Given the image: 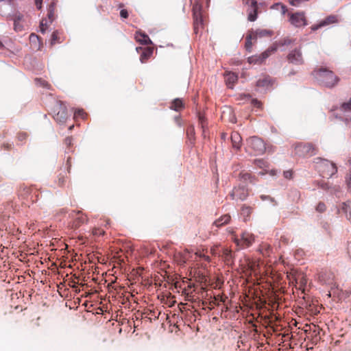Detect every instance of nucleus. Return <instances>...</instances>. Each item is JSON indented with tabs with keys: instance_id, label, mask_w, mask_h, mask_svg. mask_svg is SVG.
Wrapping results in <instances>:
<instances>
[{
	"instance_id": "1",
	"label": "nucleus",
	"mask_w": 351,
	"mask_h": 351,
	"mask_svg": "<svg viewBox=\"0 0 351 351\" xmlns=\"http://www.w3.org/2000/svg\"><path fill=\"white\" fill-rule=\"evenodd\" d=\"M313 75L319 83L326 87H333L339 82V77L330 70L321 66L313 72Z\"/></svg>"
},
{
	"instance_id": "2",
	"label": "nucleus",
	"mask_w": 351,
	"mask_h": 351,
	"mask_svg": "<svg viewBox=\"0 0 351 351\" xmlns=\"http://www.w3.org/2000/svg\"><path fill=\"white\" fill-rule=\"evenodd\" d=\"M295 40L289 37L283 38L269 47L266 51L263 52L258 56H252L249 58L250 62L261 63L266 60L272 53H274L277 49L282 46H289L294 43Z\"/></svg>"
},
{
	"instance_id": "3",
	"label": "nucleus",
	"mask_w": 351,
	"mask_h": 351,
	"mask_svg": "<svg viewBox=\"0 0 351 351\" xmlns=\"http://www.w3.org/2000/svg\"><path fill=\"white\" fill-rule=\"evenodd\" d=\"M265 149L264 141L257 136H252L247 140L246 150L252 155L263 154Z\"/></svg>"
},
{
	"instance_id": "4",
	"label": "nucleus",
	"mask_w": 351,
	"mask_h": 351,
	"mask_svg": "<svg viewBox=\"0 0 351 351\" xmlns=\"http://www.w3.org/2000/svg\"><path fill=\"white\" fill-rule=\"evenodd\" d=\"M319 160L318 170L324 178H330L337 172V167L332 161L321 158H317Z\"/></svg>"
},
{
	"instance_id": "5",
	"label": "nucleus",
	"mask_w": 351,
	"mask_h": 351,
	"mask_svg": "<svg viewBox=\"0 0 351 351\" xmlns=\"http://www.w3.org/2000/svg\"><path fill=\"white\" fill-rule=\"evenodd\" d=\"M317 149L311 143H298L294 147V154L299 157H310L317 154Z\"/></svg>"
},
{
	"instance_id": "6",
	"label": "nucleus",
	"mask_w": 351,
	"mask_h": 351,
	"mask_svg": "<svg viewBox=\"0 0 351 351\" xmlns=\"http://www.w3.org/2000/svg\"><path fill=\"white\" fill-rule=\"evenodd\" d=\"M53 118L59 123H64L68 118L67 109L62 101H56L53 108Z\"/></svg>"
},
{
	"instance_id": "7",
	"label": "nucleus",
	"mask_w": 351,
	"mask_h": 351,
	"mask_svg": "<svg viewBox=\"0 0 351 351\" xmlns=\"http://www.w3.org/2000/svg\"><path fill=\"white\" fill-rule=\"evenodd\" d=\"M287 60L289 64L294 65H302L304 63L302 47H296L289 51L287 56Z\"/></svg>"
},
{
	"instance_id": "8",
	"label": "nucleus",
	"mask_w": 351,
	"mask_h": 351,
	"mask_svg": "<svg viewBox=\"0 0 351 351\" xmlns=\"http://www.w3.org/2000/svg\"><path fill=\"white\" fill-rule=\"evenodd\" d=\"M289 21L295 27H300L307 25L306 19L303 12H288Z\"/></svg>"
},
{
	"instance_id": "9",
	"label": "nucleus",
	"mask_w": 351,
	"mask_h": 351,
	"mask_svg": "<svg viewBox=\"0 0 351 351\" xmlns=\"http://www.w3.org/2000/svg\"><path fill=\"white\" fill-rule=\"evenodd\" d=\"M243 4L247 5V19L250 21H255L258 16V3L256 0H243Z\"/></svg>"
},
{
	"instance_id": "10",
	"label": "nucleus",
	"mask_w": 351,
	"mask_h": 351,
	"mask_svg": "<svg viewBox=\"0 0 351 351\" xmlns=\"http://www.w3.org/2000/svg\"><path fill=\"white\" fill-rule=\"evenodd\" d=\"M233 240L237 245L242 248H246L250 247L254 242L255 238L252 233L244 232L242 233L241 239L234 237Z\"/></svg>"
},
{
	"instance_id": "11",
	"label": "nucleus",
	"mask_w": 351,
	"mask_h": 351,
	"mask_svg": "<svg viewBox=\"0 0 351 351\" xmlns=\"http://www.w3.org/2000/svg\"><path fill=\"white\" fill-rule=\"evenodd\" d=\"M249 195V190L247 188L243 186H239L234 187L231 193L230 197L232 199L243 201Z\"/></svg>"
},
{
	"instance_id": "12",
	"label": "nucleus",
	"mask_w": 351,
	"mask_h": 351,
	"mask_svg": "<svg viewBox=\"0 0 351 351\" xmlns=\"http://www.w3.org/2000/svg\"><path fill=\"white\" fill-rule=\"evenodd\" d=\"M339 19L337 15H330L324 19L320 21L317 24H315L311 27L312 31H316L318 29L338 23Z\"/></svg>"
},
{
	"instance_id": "13",
	"label": "nucleus",
	"mask_w": 351,
	"mask_h": 351,
	"mask_svg": "<svg viewBox=\"0 0 351 351\" xmlns=\"http://www.w3.org/2000/svg\"><path fill=\"white\" fill-rule=\"evenodd\" d=\"M72 216L75 217L72 223V228L75 229L78 228L80 226L88 221V217L81 211H73Z\"/></svg>"
},
{
	"instance_id": "14",
	"label": "nucleus",
	"mask_w": 351,
	"mask_h": 351,
	"mask_svg": "<svg viewBox=\"0 0 351 351\" xmlns=\"http://www.w3.org/2000/svg\"><path fill=\"white\" fill-rule=\"evenodd\" d=\"M238 179L243 183H250L254 184L256 182V178L250 173L242 171L239 173Z\"/></svg>"
},
{
	"instance_id": "15",
	"label": "nucleus",
	"mask_w": 351,
	"mask_h": 351,
	"mask_svg": "<svg viewBox=\"0 0 351 351\" xmlns=\"http://www.w3.org/2000/svg\"><path fill=\"white\" fill-rule=\"evenodd\" d=\"M136 51L138 52H140V51H142L140 56V60L142 63H144L152 56L154 48L152 47H147L144 48L136 47Z\"/></svg>"
},
{
	"instance_id": "16",
	"label": "nucleus",
	"mask_w": 351,
	"mask_h": 351,
	"mask_svg": "<svg viewBox=\"0 0 351 351\" xmlns=\"http://www.w3.org/2000/svg\"><path fill=\"white\" fill-rule=\"evenodd\" d=\"M294 282L299 285L298 289L302 291V293H304L305 287L307 283L306 276L302 273L295 274L294 276Z\"/></svg>"
},
{
	"instance_id": "17",
	"label": "nucleus",
	"mask_w": 351,
	"mask_h": 351,
	"mask_svg": "<svg viewBox=\"0 0 351 351\" xmlns=\"http://www.w3.org/2000/svg\"><path fill=\"white\" fill-rule=\"evenodd\" d=\"M23 16L21 13H16L13 16L14 28L16 32H21L23 29Z\"/></svg>"
},
{
	"instance_id": "18",
	"label": "nucleus",
	"mask_w": 351,
	"mask_h": 351,
	"mask_svg": "<svg viewBox=\"0 0 351 351\" xmlns=\"http://www.w3.org/2000/svg\"><path fill=\"white\" fill-rule=\"evenodd\" d=\"M134 38L136 40V42L142 45H149L152 43L149 37L146 34L141 31H137L135 33Z\"/></svg>"
},
{
	"instance_id": "19",
	"label": "nucleus",
	"mask_w": 351,
	"mask_h": 351,
	"mask_svg": "<svg viewBox=\"0 0 351 351\" xmlns=\"http://www.w3.org/2000/svg\"><path fill=\"white\" fill-rule=\"evenodd\" d=\"M219 256H221L222 259L227 265L231 264L232 263L233 255L230 249L228 247H223L222 249L221 254H219Z\"/></svg>"
},
{
	"instance_id": "20",
	"label": "nucleus",
	"mask_w": 351,
	"mask_h": 351,
	"mask_svg": "<svg viewBox=\"0 0 351 351\" xmlns=\"http://www.w3.org/2000/svg\"><path fill=\"white\" fill-rule=\"evenodd\" d=\"M230 138H231L232 147L234 148H235L236 149H239L241 147V141H242V138H241V136H240V134L237 132H233L231 134Z\"/></svg>"
},
{
	"instance_id": "21",
	"label": "nucleus",
	"mask_w": 351,
	"mask_h": 351,
	"mask_svg": "<svg viewBox=\"0 0 351 351\" xmlns=\"http://www.w3.org/2000/svg\"><path fill=\"white\" fill-rule=\"evenodd\" d=\"M237 80L238 76L234 73L228 72L225 75L226 83L230 88H232Z\"/></svg>"
},
{
	"instance_id": "22",
	"label": "nucleus",
	"mask_w": 351,
	"mask_h": 351,
	"mask_svg": "<svg viewBox=\"0 0 351 351\" xmlns=\"http://www.w3.org/2000/svg\"><path fill=\"white\" fill-rule=\"evenodd\" d=\"M271 84L272 82L269 76H263L256 82V86L261 88H268Z\"/></svg>"
},
{
	"instance_id": "23",
	"label": "nucleus",
	"mask_w": 351,
	"mask_h": 351,
	"mask_svg": "<svg viewBox=\"0 0 351 351\" xmlns=\"http://www.w3.org/2000/svg\"><path fill=\"white\" fill-rule=\"evenodd\" d=\"M185 104L182 99L180 98L175 99L171 103L170 108L175 111H180L184 108Z\"/></svg>"
},
{
	"instance_id": "24",
	"label": "nucleus",
	"mask_w": 351,
	"mask_h": 351,
	"mask_svg": "<svg viewBox=\"0 0 351 351\" xmlns=\"http://www.w3.org/2000/svg\"><path fill=\"white\" fill-rule=\"evenodd\" d=\"M193 25H194V32L195 34H198L200 29H202L204 27V20L203 16L202 15H199L197 17H193Z\"/></svg>"
},
{
	"instance_id": "25",
	"label": "nucleus",
	"mask_w": 351,
	"mask_h": 351,
	"mask_svg": "<svg viewBox=\"0 0 351 351\" xmlns=\"http://www.w3.org/2000/svg\"><path fill=\"white\" fill-rule=\"evenodd\" d=\"M231 219V217L230 215L226 214L224 215H222L220 218L215 220L214 222V225L218 228L221 227L230 222Z\"/></svg>"
},
{
	"instance_id": "26",
	"label": "nucleus",
	"mask_w": 351,
	"mask_h": 351,
	"mask_svg": "<svg viewBox=\"0 0 351 351\" xmlns=\"http://www.w3.org/2000/svg\"><path fill=\"white\" fill-rule=\"evenodd\" d=\"M11 9V5L7 0L0 1V15H5Z\"/></svg>"
},
{
	"instance_id": "27",
	"label": "nucleus",
	"mask_w": 351,
	"mask_h": 351,
	"mask_svg": "<svg viewBox=\"0 0 351 351\" xmlns=\"http://www.w3.org/2000/svg\"><path fill=\"white\" fill-rule=\"evenodd\" d=\"M252 210L253 208L251 206H247L245 204L242 206L241 209V214L243 217L245 221L249 219Z\"/></svg>"
},
{
	"instance_id": "28",
	"label": "nucleus",
	"mask_w": 351,
	"mask_h": 351,
	"mask_svg": "<svg viewBox=\"0 0 351 351\" xmlns=\"http://www.w3.org/2000/svg\"><path fill=\"white\" fill-rule=\"evenodd\" d=\"M251 32L254 34V38L256 39L257 37L271 36L272 34L271 31L261 29H256L255 32Z\"/></svg>"
},
{
	"instance_id": "29",
	"label": "nucleus",
	"mask_w": 351,
	"mask_h": 351,
	"mask_svg": "<svg viewBox=\"0 0 351 351\" xmlns=\"http://www.w3.org/2000/svg\"><path fill=\"white\" fill-rule=\"evenodd\" d=\"M67 173L65 170H61L58 175V184L59 186H63L67 180Z\"/></svg>"
},
{
	"instance_id": "30",
	"label": "nucleus",
	"mask_w": 351,
	"mask_h": 351,
	"mask_svg": "<svg viewBox=\"0 0 351 351\" xmlns=\"http://www.w3.org/2000/svg\"><path fill=\"white\" fill-rule=\"evenodd\" d=\"M202 4L199 2L198 0H195L193 5V17H197L199 15H202Z\"/></svg>"
},
{
	"instance_id": "31",
	"label": "nucleus",
	"mask_w": 351,
	"mask_h": 351,
	"mask_svg": "<svg viewBox=\"0 0 351 351\" xmlns=\"http://www.w3.org/2000/svg\"><path fill=\"white\" fill-rule=\"evenodd\" d=\"M61 32L58 30L54 31L51 34V45H54L56 43H60L62 42L61 37Z\"/></svg>"
},
{
	"instance_id": "32",
	"label": "nucleus",
	"mask_w": 351,
	"mask_h": 351,
	"mask_svg": "<svg viewBox=\"0 0 351 351\" xmlns=\"http://www.w3.org/2000/svg\"><path fill=\"white\" fill-rule=\"evenodd\" d=\"M349 169L345 177V182L348 191L351 192V158L348 160Z\"/></svg>"
},
{
	"instance_id": "33",
	"label": "nucleus",
	"mask_w": 351,
	"mask_h": 351,
	"mask_svg": "<svg viewBox=\"0 0 351 351\" xmlns=\"http://www.w3.org/2000/svg\"><path fill=\"white\" fill-rule=\"evenodd\" d=\"M252 40H256V38H254V34L250 31L249 32V34L247 35L246 38H245V46L246 50H247L248 51H251V49L252 47Z\"/></svg>"
},
{
	"instance_id": "34",
	"label": "nucleus",
	"mask_w": 351,
	"mask_h": 351,
	"mask_svg": "<svg viewBox=\"0 0 351 351\" xmlns=\"http://www.w3.org/2000/svg\"><path fill=\"white\" fill-rule=\"evenodd\" d=\"M186 135L191 144L195 142V128L193 125L189 126L186 130Z\"/></svg>"
},
{
	"instance_id": "35",
	"label": "nucleus",
	"mask_w": 351,
	"mask_h": 351,
	"mask_svg": "<svg viewBox=\"0 0 351 351\" xmlns=\"http://www.w3.org/2000/svg\"><path fill=\"white\" fill-rule=\"evenodd\" d=\"M339 212H342L345 214L347 219H350V207L346 203H342L341 206L339 210Z\"/></svg>"
},
{
	"instance_id": "36",
	"label": "nucleus",
	"mask_w": 351,
	"mask_h": 351,
	"mask_svg": "<svg viewBox=\"0 0 351 351\" xmlns=\"http://www.w3.org/2000/svg\"><path fill=\"white\" fill-rule=\"evenodd\" d=\"M36 84L38 86L46 88L49 89L50 88V84L45 80L40 79V78H36L35 79Z\"/></svg>"
},
{
	"instance_id": "37",
	"label": "nucleus",
	"mask_w": 351,
	"mask_h": 351,
	"mask_svg": "<svg viewBox=\"0 0 351 351\" xmlns=\"http://www.w3.org/2000/svg\"><path fill=\"white\" fill-rule=\"evenodd\" d=\"M51 23L47 19H43L40 24V31L44 34Z\"/></svg>"
},
{
	"instance_id": "38",
	"label": "nucleus",
	"mask_w": 351,
	"mask_h": 351,
	"mask_svg": "<svg viewBox=\"0 0 351 351\" xmlns=\"http://www.w3.org/2000/svg\"><path fill=\"white\" fill-rule=\"evenodd\" d=\"M74 117L75 118H81L82 119H85L87 117V114L83 109H78L75 110L74 113Z\"/></svg>"
},
{
	"instance_id": "39",
	"label": "nucleus",
	"mask_w": 351,
	"mask_h": 351,
	"mask_svg": "<svg viewBox=\"0 0 351 351\" xmlns=\"http://www.w3.org/2000/svg\"><path fill=\"white\" fill-rule=\"evenodd\" d=\"M199 123L201 125V127L203 130L202 131L203 136H204V137H206V130H205L206 119H205V117L200 114H199Z\"/></svg>"
},
{
	"instance_id": "40",
	"label": "nucleus",
	"mask_w": 351,
	"mask_h": 351,
	"mask_svg": "<svg viewBox=\"0 0 351 351\" xmlns=\"http://www.w3.org/2000/svg\"><path fill=\"white\" fill-rule=\"evenodd\" d=\"M254 164L261 169H265L267 167V162L262 159L255 160Z\"/></svg>"
},
{
	"instance_id": "41",
	"label": "nucleus",
	"mask_w": 351,
	"mask_h": 351,
	"mask_svg": "<svg viewBox=\"0 0 351 351\" xmlns=\"http://www.w3.org/2000/svg\"><path fill=\"white\" fill-rule=\"evenodd\" d=\"M315 210H316L317 212H319V213H324V212H325V211H326V204H325L324 202H319L317 204V206H316V208H315Z\"/></svg>"
},
{
	"instance_id": "42",
	"label": "nucleus",
	"mask_w": 351,
	"mask_h": 351,
	"mask_svg": "<svg viewBox=\"0 0 351 351\" xmlns=\"http://www.w3.org/2000/svg\"><path fill=\"white\" fill-rule=\"evenodd\" d=\"M28 136V134L25 132H21L17 134L16 138L19 141H25Z\"/></svg>"
},
{
	"instance_id": "43",
	"label": "nucleus",
	"mask_w": 351,
	"mask_h": 351,
	"mask_svg": "<svg viewBox=\"0 0 351 351\" xmlns=\"http://www.w3.org/2000/svg\"><path fill=\"white\" fill-rule=\"evenodd\" d=\"M341 108L345 110H351V99L347 103H343L341 106Z\"/></svg>"
},
{
	"instance_id": "44",
	"label": "nucleus",
	"mask_w": 351,
	"mask_h": 351,
	"mask_svg": "<svg viewBox=\"0 0 351 351\" xmlns=\"http://www.w3.org/2000/svg\"><path fill=\"white\" fill-rule=\"evenodd\" d=\"M276 6L280 8V12L282 14H285L287 12H288V10L285 5L277 3L276 4Z\"/></svg>"
},
{
	"instance_id": "45",
	"label": "nucleus",
	"mask_w": 351,
	"mask_h": 351,
	"mask_svg": "<svg viewBox=\"0 0 351 351\" xmlns=\"http://www.w3.org/2000/svg\"><path fill=\"white\" fill-rule=\"evenodd\" d=\"M252 104L256 108H262V103L256 99H253L252 100Z\"/></svg>"
},
{
	"instance_id": "46",
	"label": "nucleus",
	"mask_w": 351,
	"mask_h": 351,
	"mask_svg": "<svg viewBox=\"0 0 351 351\" xmlns=\"http://www.w3.org/2000/svg\"><path fill=\"white\" fill-rule=\"evenodd\" d=\"M283 175L285 178L291 179L293 178V171L292 170L285 171H284Z\"/></svg>"
},
{
	"instance_id": "47",
	"label": "nucleus",
	"mask_w": 351,
	"mask_h": 351,
	"mask_svg": "<svg viewBox=\"0 0 351 351\" xmlns=\"http://www.w3.org/2000/svg\"><path fill=\"white\" fill-rule=\"evenodd\" d=\"M299 274V273L295 271H291V272H290L289 274H287V278L289 280V281L293 282V281H294V276L295 274Z\"/></svg>"
},
{
	"instance_id": "48",
	"label": "nucleus",
	"mask_w": 351,
	"mask_h": 351,
	"mask_svg": "<svg viewBox=\"0 0 351 351\" xmlns=\"http://www.w3.org/2000/svg\"><path fill=\"white\" fill-rule=\"evenodd\" d=\"M196 255L199 256L201 258H203L207 262H210V257L208 256L205 255L204 254H203L201 252H196Z\"/></svg>"
},
{
	"instance_id": "49",
	"label": "nucleus",
	"mask_w": 351,
	"mask_h": 351,
	"mask_svg": "<svg viewBox=\"0 0 351 351\" xmlns=\"http://www.w3.org/2000/svg\"><path fill=\"white\" fill-rule=\"evenodd\" d=\"M47 15L49 17L48 20L49 21V23H52L54 17V11L53 10H48Z\"/></svg>"
},
{
	"instance_id": "50",
	"label": "nucleus",
	"mask_w": 351,
	"mask_h": 351,
	"mask_svg": "<svg viewBox=\"0 0 351 351\" xmlns=\"http://www.w3.org/2000/svg\"><path fill=\"white\" fill-rule=\"evenodd\" d=\"M120 16L123 19H127L128 17V16H129L128 10H125V9H122L120 11Z\"/></svg>"
},
{
	"instance_id": "51",
	"label": "nucleus",
	"mask_w": 351,
	"mask_h": 351,
	"mask_svg": "<svg viewBox=\"0 0 351 351\" xmlns=\"http://www.w3.org/2000/svg\"><path fill=\"white\" fill-rule=\"evenodd\" d=\"M73 139L71 137H66L64 140V143L67 147H69L72 145Z\"/></svg>"
},
{
	"instance_id": "52",
	"label": "nucleus",
	"mask_w": 351,
	"mask_h": 351,
	"mask_svg": "<svg viewBox=\"0 0 351 351\" xmlns=\"http://www.w3.org/2000/svg\"><path fill=\"white\" fill-rule=\"evenodd\" d=\"M210 252L214 256H219V252H218V247L217 246L212 247L210 249Z\"/></svg>"
},
{
	"instance_id": "53",
	"label": "nucleus",
	"mask_w": 351,
	"mask_h": 351,
	"mask_svg": "<svg viewBox=\"0 0 351 351\" xmlns=\"http://www.w3.org/2000/svg\"><path fill=\"white\" fill-rule=\"evenodd\" d=\"M93 232L94 234L99 236L104 234V231L101 229H95Z\"/></svg>"
},
{
	"instance_id": "54",
	"label": "nucleus",
	"mask_w": 351,
	"mask_h": 351,
	"mask_svg": "<svg viewBox=\"0 0 351 351\" xmlns=\"http://www.w3.org/2000/svg\"><path fill=\"white\" fill-rule=\"evenodd\" d=\"M2 147L5 149L9 150L12 147V145L10 143H3Z\"/></svg>"
},
{
	"instance_id": "55",
	"label": "nucleus",
	"mask_w": 351,
	"mask_h": 351,
	"mask_svg": "<svg viewBox=\"0 0 351 351\" xmlns=\"http://www.w3.org/2000/svg\"><path fill=\"white\" fill-rule=\"evenodd\" d=\"M43 0H35V4L38 10L42 7Z\"/></svg>"
},
{
	"instance_id": "56",
	"label": "nucleus",
	"mask_w": 351,
	"mask_h": 351,
	"mask_svg": "<svg viewBox=\"0 0 351 351\" xmlns=\"http://www.w3.org/2000/svg\"><path fill=\"white\" fill-rule=\"evenodd\" d=\"M56 4V3L54 1H53L49 5L48 10H53L54 11Z\"/></svg>"
},
{
	"instance_id": "57",
	"label": "nucleus",
	"mask_w": 351,
	"mask_h": 351,
	"mask_svg": "<svg viewBox=\"0 0 351 351\" xmlns=\"http://www.w3.org/2000/svg\"><path fill=\"white\" fill-rule=\"evenodd\" d=\"M66 164L68 165V167H67V172L69 173L70 172V169H71V158H69L67 159Z\"/></svg>"
},
{
	"instance_id": "58",
	"label": "nucleus",
	"mask_w": 351,
	"mask_h": 351,
	"mask_svg": "<svg viewBox=\"0 0 351 351\" xmlns=\"http://www.w3.org/2000/svg\"><path fill=\"white\" fill-rule=\"evenodd\" d=\"M24 191H25L26 193H28L29 192L32 193L34 191V189L30 188H25Z\"/></svg>"
},
{
	"instance_id": "59",
	"label": "nucleus",
	"mask_w": 351,
	"mask_h": 351,
	"mask_svg": "<svg viewBox=\"0 0 351 351\" xmlns=\"http://www.w3.org/2000/svg\"><path fill=\"white\" fill-rule=\"evenodd\" d=\"M265 247V250L267 251V254L269 252V250L271 249V247L268 245L264 244L261 246V247Z\"/></svg>"
},
{
	"instance_id": "60",
	"label": "nucleus",
	"mask_w": 351,
	"mask_h": 351,
	"mask_svg": "<svg viewBox=\"0 0 351 351\" xmlns=\"http://www.w3.org/2000/svg\"><path fill=\"white\" fill-rule=\"evenodd\" d=\"M261 198L262 200H265V199H270V197L269 196H266V195H261Z\"/></svg>"
},
{
	"instance_id": "61",
	"label": "nucleus",
	"mask_w": 351,
	"mask_h": 351,
	"mask_svg": "<svg viewBox=\"0 0 351 351\" xmlns=\"http://www.w3.org/2000/svg\"><path fill=\"white\" fill-rule=\"evenodd\" d=\"M176 122L178 123V124L179 125H180V117H176Z\"/></svg>"
},
{
	"instance_id": "62",
	"label": "nucleus",
	"mask_w": 351,
	"mask_h": 351,
	"mask_svg": "<svg viewBox=\"0 0 351 351\" xmlns=\"http://www.w3.org/2000/svg\"><path fill=\"white\" fill-rule=\"evenodd\" d=\"M4 47L3 44L0 41V49H3Z\"/></svg>"
},
{
	"instance_id": "63",
	"label": "nucleus",
	"mask_w": 351,
	"mask_h": 351,
	"mask_svg": "<svg viewBox=\"0 0 351 351\" xmlns=\"http://www.w3.org/2000/svg\"><path fill=\"white\" fill-rule=\"evenodd\" d=\"M322 189H326V184L322 185Z\"/></svg>"
},
{
	"instance_id": "64",
	"label": "nucleus",
	"mask_w": 351,
	"mask_h": 351,
	"mask_svg": "<svg viewBox=\"0 0 351 351\" xmlns=\"http://www.w3.org/2000/svg\"><path fill=\"white\" fill-rule=\"evenodd\" d=\"M123 3H120V4L119 5V8H123Z\"/></svg>"
}]
</instances>
